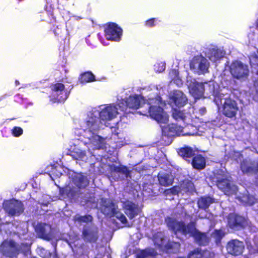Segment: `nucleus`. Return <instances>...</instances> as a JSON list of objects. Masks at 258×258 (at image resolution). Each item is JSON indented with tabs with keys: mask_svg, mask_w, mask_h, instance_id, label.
Here are the masks:
<instances>
[{
	"mask_svg": "<svg viewBox=\"0 0 258 258\" xmlns=\"http://www.w3.org/2000/svg\"><path fill=\"white\" fill-rule=\"evenodd\" d=\"M154 243L159 246H163L165 244V239L163 238L162 233H158L156 236L154 238Z\"/></svg>",
	"mask_w": 258,
	"mask_h": 258,
	"instance_id": "nucleus-35",
	"label": "nucleus"
},
{
	"mask_svg": "<svg viewBox=\"0 0 258 258\" xmlns=\"http://www.w3.org/2000/svg\"><path fill=\"white\" fill-rule=\"evenodd\" d=\"M166 222L168 227L175 233L178 232L184 235L189 234L195 238L199 244L205 245L209 241L205 234L201 233L196 230L194 223L185 226L183 223L178 222L175 219L169 217L166 219Z\"/></svg>",
	"mask_w": 258,
	"mask_h": 258,
	"instance_id": "nucleus-2",
	"label": "nucleus"
},
{
	"mask_svg": "<svg viewBox=\"0 0 258 258\" xmlns=\"http://www.w3.org/2000/svg\"><path fill=\"white\" fill-rule=\"evenodd\" d=\"M1 250L8 256L12 257L16 253L17 249L15 243L12 240H6L1 245Z\"/></svg>",
	"mask_w": 258,
	"mask_h": 258,
	"instance_id": "nucleus-20",
	"label": "nucleus"
},
{
	"mask_svg": "<svg viewBox=\"0 0 258 258\" xmlns=\"http://www.w3.org/2000/svg\"><path fill=\"white\" fill-rule=\"evenodd\" d=\"M178 77V72L176 70H172L169 73V77L171 82Z\"/></svg>",
	"mask_w": 258,
	"mask_h": 258,
	"instance_id": "nucleus-43",
	"label": "nucleus"
},
{
	"mask_svg": "<svg viewBox=\"0 0 258 258\" xmlns=\"http://www.w3.org/2000/svg\"><path fill=\"white\" fill-rule=\"evenodd\" d=\"M165 69V63L163 62L158 63L154 66V70L159 73L163 72Z\"/></svg>",
	"mask_w": 258,
	"mask_h": 258,
	"instance_id": "nucleus-41",
	"label": "nucleus"
},
{
	"mask_svg": "<svg viewBox=\"0 0 258 258\" xmlns=\"http://www.w3.org/2000/svg\"><path fill=\"white\" fill-rule=\"evenodd\" d=\"M250 63L252 73L258 75V54L252 55L250 57Z\"/></svg>",
	"mask_w": 258,
	"mask_h": 258,
	"instance_id": "nucleus-33",
	"label": "nucleus"
},
{
	"mask_svg": "<svg viewBox=\"0 0 258 258\" xmlns=\"http://www.w3.org/2000/svg\"><path fill=\"white\" fill-rule=\"evenodd\" d=\"M188 184H189V186L190 187V188H192V186H193V184L192 183L190 182V183H188Z\"/></svg>",
	"mask_w": 258,
	"mask_h": 258,
	"instance_id": "nucleus-51",
	"label": "nucleus"
},
{
	"mask_svg": "<svg viewBox=\"0 0 258 258\" xmlns=\"http://www.w3.org/2000/svg\"><path fill=\"white\" fill-rule=\"evenodd\" d=\"M156 252L154 249H147L140 253L137 258H155Z\"/></svg>",
	"mask_w": 258,
	"mask_h": 258,
	"instance_id": "nucleus-30",
	"label": "nucleus"
},
{
	"mask_svg": "<svg viewBox=\"0 0 258 258\" xmlns=\"http://www.w3.org/2000/svg\"><path fill=\"white\" fill-rule=\"evenodd\" d=\"M214 202V200L211 197H202L198 202V206L201 209H206Z\"/></svg>",
	"mask_w": 258,
	"mask_h": 258,
	"instance_id": "nucleus-27",
	"label": "nucleus"
},
{
	"mask_svg": "<svg viewBox=\"0 0 258 258\" xmlns=\"http://www.w3.org/2000/svg\"><path fill=\"white\" fill-rule=\"evenodd\" d=\"M192 165L194 168L196 169H203L206 165L205 159L201 155H198L192 159Z\"/></svg>",
	"mask_w": 258,
	"mask_h": 258,
	"instance_id": "nucleus-26",
	"label": "nucleus"
},
{
	"mask_svg": "<svg viewBox=\"0 0 258 258\" xmlns=\"http://www.w3.org/2000/svg\"><path fill=\"white\" fill-rule=\"evenodd\" d=\"M73 157L76 160L85 162L87 161L88 158L85 151L79 148L75 149L73 152Z\"/></svg>",
	"mask_w": 258,
	"mask_h": 258,
	"instance_id": "nucleus-28",
	"label": "nucleus"
},
{
	"mask_svg": "<svg viewBox=\"0 0 258 258\" xmlns=\"http://www.w3.org/2000/svg\"><path fill=\"white\" fill-rule=\"evenodd\" d=\"M230 71L232 76L238 80L246 79L249 74L248 66L239 61L233 62L230 65Z\"/></svg>",
	"mask_w": 258,
	"mask_h": 258,
	"instance_id": "nucleus-10",
	"label": "nucleus"
},
{
	"mask_svg": "<svg viewBox=\"0 0 258 258\" xmlns=\"http://www.w3.org/2000/svg\"><path fill=\"white\" fill-rule=\"evenodd\" d=\"M186 85L188 86L189 93L196 99L202 97L206 91L207 94H211L215 96V102L218 103L220 95L218 94V90H215V87L217 85L214 83H200L190 76L187 77Z\"/></svg>",
	"mask_w": 258,
	"mask_h": 258,
	"instance_id": "nucleus-3",
	"label": "nucleus"
},
{
	"mask_svg": "<svg viewBox=\"0 0 258 258\" xmlns=\"http://www.w3.org/2000/svg\"><path fill=\"white\" fill-rule=\"evenodd\" d=\"M210 254V252L208 250L202 252L199 249H196L188 254V258H208Z\"/></svg>",
	"mask_w": 258,
	"mask_h": 258,
	"instance_id": "nucleus-29",
	"label": "nucleus"
},
{
	"mask_svg": "<svg viewBox=\"0 0 258 258\" xmlns=\"http://www.w3.org/2000/svg\"><path fill=\"white\" fill-rule=\"evenodd\" d=\"M208 214L204 212L203 213H201L199 214V217L201 218H208Z\"/></svg>",
	"mask_w": 258,
	"mask_h": 258,
	"instance_id": "nucleus-47",
	"label": "nucleus"
},
{
	"mask_svg": "<svg viewBox=\"0 0 258 258\" xmlns=\"http://www.w3.org/2000/svg\"><path fill=\"white\" fill-rule=\"evenodd\" d=\"M123 208L125 214L131 219L137 216L140 212V209L138 206L130 201L123 203Z\"/></svg>",
	"mask_w": 258,
	"mask_h": 258,
	"instance_id": "nucleus-21",
	"label": "nucleus"
},
{
	"mask_svg": "<svg viewBox=\"0 0 258 258\" xmlns=\"http://www.w3.org/2000/svg\"><path fill=\"white\" fill-rule=\"evenodd\" d=\"M244 247L243 242L238 240H231L228 243L226 246L228 253L235 255L242 253Z\"/></svg>",
	"mask_w": 258,
	"mask_h": 258,
	"instance_id": "nucleus-16",
	"label": "nucleus"
},
{
	"mask_svg": "<svg viewBox=\"0 0 258 258\" xmlns=\"http://www.w3.org/2000/svg\"><path fill=\"white\" fill-rule=\"evenodd\" d=\"M255 245L258 247V236H255L253 239Z\"/></svg>",
	"mask_w": 258,
	"mask_h": 258,
	"instance_id": "nucleus-48",
	"label": "nucleus"
},
{
	"mask_svg": "<svg viewBox=\"0 0 258 258\" xmlns=\"http://www.w3.org/2000/svg\"><path fill=\"white\" fill-rule=\"evenodd\" d=\"M245 223V220L242 216L231 214L229 217L228 225L232 229L238 230L243 228Z\"/></svg>",
	"mask_w": 258,
	"mask_h": 258,
	"instance_id": "nucleus-18",
	"label": "nucleus"
},
{
	"mask_svg": "<svg viewBox=\"0 0 258 258\" xmlns=\"http://www.w3.org/2000/svg\"><path fill=\"white\" fill-rule=\"evenodd\" d=\"M256 26H257V27L258 28V20L256 22Z\"/></svg>",
	"mask_w": 258,
	"mask_h": 258,
	"instance_id": "nucleus-52",
	"label": "nucleus"
},
{
	"mask_svg": "<svg viewBox=\"0 0 258 258\" xmlns=\"http://www.w3.org/2000/svg\"><path fill=\"white\" fill-rule=\"evenodd\" d=\"M160 185L164 186H169L172 184L173 178L172 175L167 173H159L158 176Z\"/></svg>",
	"mask_w": 258,
	"mask_h": 258,
	"instance_id": "nucleus-25",
	"label": "nucleus"
},
{
	"mask_svg": "<svg viewBox=\"0 0 258 258\" xmlns=\"http://www.w3.org/2000/svg\"><path fill=\"white\" fill-rule=\"evenodd\" d=\"M241 169L245 173H255L258 171V161L244 160L241 164Z\"/></svg>",
	"mask_w": 258,
	"mask_h": 258,
	"instance_id": "nucleus-17",
	"label": "nucleus"
},
{
	"mask_svg": "<svg viewBox=\"0 0 258 258\" xmlns=\"http://www.w3.org/2000/svg\"><path fill=\"white\" fill-rule=\"evenodd\" d=\"M173 117L176 120H182L184 122L188 123L187 116L183 112L180 110H174L172 113Z\"/></svg>",
	"mask_w": 258,
	"mask_h": 258,
	"instance_id": "nucleus-32",
	"label": "nucleus"
},
{
	"mask_svg": "<svg viewBox=\"0 0 258 258\" xmlns=\"http://www.w3.org/2000/svg\"><path fill=\"white\" fill-rule=\"evenodd\" d=\"M178 154L184 158L191 157L194 154V151L189 147H184L180 149Z\"/></svg>",
	"mask_w": 258,
	"mask_h": 258,
	"instance_id": "nucleus-31",
	"label": "nucleus"
},
{
	"mask_svg": "<svg viewBox=\"0 0 258 258\" xmlns=\"http://www.w3.org/2000/svg\"><path fill=\"white\" fill-rule=\"evenodd\" d=\"M113 216H114L117 219H118L122 224H126L127 226H130L129 224H127V219L125 216L121 213L117 211L114 214Z\"/></svg>",
	"mask_w": 258,
	"mask_h": 258,
	"instance_id": "nucleus-38",
	"label": "nucleus"
},
{
	"mask_svg": "<svg viewBox=\"0 0 258 258\" xmlns=\"http://www.w3.org/2000/svg\"><path fill=\"white\" fill-rule=\"evenodd\" d=\"M23 133V130L19 127H15L13 130V134L16 137H18Z\"/></svg>",
	"mask_w": 258,
	"mask_h": 258,
	"instance_id": "nucleus-44",
	"label": "nucleus"
},
{
	"mask_svg": "<svg viewBox=\"0 0 258 258\" xmlns=\"http://www.w3.org/2000/svg\"><path fill=\"white\" fill-rule=\"evenodd\" d=\"M51 89L54 92V95L57 96V99L61 102L68 97L69 93L64 90V86L61 83H56L52 86Z\"/></svg>",
	"mask_w": 258,
	"mask_h": 258,
	"instance_id": "nucleus-19",
	"label": "nucleus"
},
{
	"mask_svg": "<svg viewBox=\"0 0 258 258\" xmlns=\"http://www.w3.org/2000/svg\"><path fill=\"white\" fill-rule=\"evenodd\" d=\"M209 67L208 59L202 55L194 57L190 63V69L199 75L208 72Z\"/></svg>",
	"mask_w": 258,
	"mask_h": 258,
	"instance_id": "nucleus-7",
	"label": "nucleus"
},
{
	"mask_svg": "<svg viewBox=\"0 0 258 258\" xmlns=\"http://www.w3.org/2000/svg\"><path fill=\"white\" fill-rule=\"evenodd\" d=\"M74 220L76 221H78L79 222H84L88 223L89 222H91L92 220V217L90 215L82 216L79 215H77L74 217Z\"/></svg>",
	"mask_w": 258,
	"mask_h": 258,
	"instance_id": "nucleus-36",
	"label": "nucleus"
},
{
	"mask_svg": "<svg viewBox=\"0 0 258 258\" xmlns=\"http://www.w3.org/2000/svg\"><path fill=\"white\" fill-rule=\"evenodd\" d=\"M224 232L221 230H216L212 234V237L215 239L217 242H219L224 236Z\"/></svg>",
	"mask_w": 258,
	"mask_h": 258,
	"instance_id": "nucleus-37",
	"label": "nucleus"
},
{
	"mask_svg": "<svg viewBox=\"0 0 258 258\" xmlns=\"http://www.w3.org/2000/svg\"><path fill=\"white\" fill-rule=\"evenodd\" d=\"M154 22V19H150L146 22V25L148 27H152L153 26Z\"/></svg>",
	"mask_w": 258,
	"mask_h": 258,
	"instance_id": "nucleus-46",
	"label": "nucleus"
},
{
	"mask_svg": "<svg viewBox=\"0 0 258 258\" xmlns=\"http://www.w3.org/2000/svg\"><path fill=\"white\" fill-rule=\"evenodd\" d=\"M97 229L93 227L91 229L85 228L83 231V235L86 240L95 242L98 238Z\"/></svg>",
	"mask_w": 258,
	"mask_h": 258,
	"instance_id": "nucleus-24",
	"label": "nucleus"
},
{
	"mask_svg": "<svg viewBox=\"0 0 258 258\" xmlns=\"http://www.w3.org/2000/svg\"><path fill=\"white\" fill-rule=\"evenodd\" d=\"M101 210L105 215L112 216L117 210V206L111 200L102 199L101 201Z\"/></svg>",
	"mask_w": 258,
	"mask_h": 258,
	"instance_id": "nucleus-14",
	"label": "nucleus"
},
{
	"mask_svg": "<svg viewBox=\"0 0 258 258\" xmlns=\"http://www.w3.org/2000/svg\"><path fill=\"white\" fill-rule=\"evenodd\" d=\"M3 207L6 212L11 216H18L24 211L22 202L15 199L5 201Z\"/></svg>",
	"mask_w": 258,
	"mask_h": 258,
	"instance_id": "nucleus-11",
	"label": "nucleus"
},
{
	"mask_svg": "<svg viewBox=\"0 0 258 258\" xmlns=\"http://www.w3.org/2000/svg\"><path fill=\"white\" fill-rule=\"evenodd\" d=\"M107 39L119 41L122 35V30L114 23L109 24L105 30Z\"/></svg>",
	"mask_w": 258,
	"mask_h": 258,
	"instance_id": "nucleus-12",
	"label": "nucleus"
},
{
	"mask_svg": "<svg viewBox=\"0 0 258 258\" xmlns=\"http://www.w3.org/2000/svg\"><path fill=\"white\" fill-rule=\"evenodd\" d=\"M218 94L220 95V98L221 99V102L220 101V100H218V103L217 105L219 104L223 103V100H224L222 111L223 114H224L226 116L232 118L236 116V114L238 110V107L237 106V103L233 100L230 98H224V95L222 93L218 91Z\"/></svg>",
	"mask_w": 258,
	"mask_h": 258,
	"instance_id": "nucleus-6",
	"label": "nucleus"
},
{
	"mask_svg": "<svg viewBox=\"0 0 258 258\" xmlns=\"http://www.w3.org/2000/svg\"><path fill=\"white\" fill-rule=\"evenodd\" d=\"M217 185L219 189L222 190L225 195H232L235 193L237 188V187L233 184L227 175L220 174L217 175Z\"/></svg>",
	"mask_w": 258,
	"mask_h": 258,
	"instance_id": "nucleus-9",
	"label": "nucleus"
},
{
	"mask_svg": "<svg viewBox=\"0 0 258 258\" xmlns=\"http://www.w3.org/2000/svg\"><path fill=\"white\" fill-rule=\"evenodd\" d=\"M16 83L17 84H19V82H18V81H16Z\"/></svg>",
	"mask_w": 258,
	"mask_h": 258,
	"instance_id": "nucleus-53",
	"label": "nucleus"
},
{
	"mask_svg": "<svg viewBox=\"0 0 258 258\" xmlns=\"http://www.w3.org/2000/svg\"><path fill=\"white\" fill-rule=\"evenodd\" d=\"M169 96L171 102L178 107L183 106L187 101L186 96L179 90H175L171 92Z\"/></svg>",
	"mask_w": 258,
	"mask_h": 258,
	"instance_id": "nucleus-15",
	"label": "nucleus"
},
{
	"mask_svg": "<svg viewBox=\"0 0 258 258\" xmlns=\"http://www.w3.org/2000/svg\"><path fill=\"white\" fill-rule=\"evenodd\" d=\"M94 78L95 77L93 74L87 72L81 75L80 80L82 83H87L94 81Z\"/></svg>",
	"mask_w": 258,
	"mask_h": 258,
	"instance_id": "nucleus-34",
	"label": "nucleus"
},
{
	"mask_svg": "<svg viewBox=\"0 0 258 258\" xmlns=\"http://www.w3.org/2000/svg\"><path fill=\"white\" fill-rule=\"evenodd\" d=\"M206 55L212 61L216 62L224 56L225 53L220 49L213 48L209 49Z\"/></svg>",
	"mask_w": 258,
	"mask_h": 258,
	"instance_id": "nucleus-23",
	"label": "nucleus"
},
{
	"mask_svg": "<svg viewBox=\"0 0 258 258\" xmlns=\"http://www.w3.org/2000/svg\"><path fill=\"white\" fill-rule=\"evenodd\" d=\"M242 202L248 205H252L255 202V199L253 196H245L242 197Z\"/></svg>",
	"mask_w": 258,
	"mask_h": 258,
	"instance_id": "nucleus-39",
	"label": "nucleus"
},
{
	"mask_svg": "<svg viewBox=\"0 0 258 258\" xmlns=\"http://www.w3.org/2000/svg\"><path fill=\"white\" fill-rule=\"evenodd\" d=\"M254 85H255V88H256V93H257L258 94V80L256 81L255 83H254Z\"/></svg>",
	"mask_w": 258,
	"mask_h": 258,
	"instance_id": "nucleus-49",
	"label": "nucleus"
},
{
	"mask_svg": "<svg viewBox=\"0 0 258 258\" xmlns=\"http://www.w3.org/2000/svg\"><path fill=\"white\" fill-rule=\"evenodd\" d=\"M114 170L116 172L122 173L123 174L127 176L128 174V170L127 168L124 166H119L114 167Z\"/></svg>",
	"mask_w": 258,
	"mask_h": 258,
	"instance_id": "nucleus-40",
	"label": "nucleus"
},
{
	"mask_svg": "<svg viewBox=\"0 0 258 258\" xmlns=\"http://www.w3.org/2000/svg\"><path fill=\"white\" fill-rule=\"evenodd\" d=\"M144 103H146L144 99L139 96H130L126 100L122 101L118 103L117 106L119 108L120 111L128 113L131 112L129 109H137L140 107L143 109L145 107H142Z\"/></svg>",
	"mask_w": 258,
	"mask_h": 258,
	"instance_id": "nucleus-5",
	"label": "nucleus"
},
{
	"mask_svg": "<svg viewBox=\"0 0 258 258\" xmlns=\"http://www.w3.org/2000/svg\"><path fill=\"white\" fill-rule=\"evenodd\" d=\"M73 182L77 188H72L71 185L67 186L64 189V191L69 197H74L78 192L79 188H85L89 184V181L87 177L81 173L76 174L74 175L73 178Z\"/></svg>",
	"mask_w": 258,
	"mask_h": 258,
	"instance_id": "nucleus-8",
	"label": "nucleus"
},
{
	"mask_svg": "<svg viewBox=\"0 0 258 258\" xmlns=\"http://www.w3.org/2000/svg\"><path fill=\"white\" fill-rule=\"evenodd\" d=\"M35 230L41 238L46 240L51 239L50 234L51 227L49 225L44 223L39 224L36 226Z\"/></svg>",
	"mask_w": 258,
	"mask_h": 258,
	"instance_id": "nucleus-22",
	"label": "nucleus"
},
{
	"mask_svg": "<svg viewBox=\"0 0 258 258\" xmlns=\"http://www.w3.org/2000/svg\"><path fill=\"white\" fill-rule=\"evenodd\" d=\"M200 111H201V113L202 114H204L206 112V108H204V107H203L200 110Z\"/></svg>",
	"mask_w": 258,
	"mask_h": 258,
	"instance_id": "nucleus-50",
	"label": "nucleus"
},
{
	"mask_svg": "<svg viewBox=\"0 0 258 258\" xmlns=\"http://www.w3.org/2000/svg\"><path fill=\"white\" fill-rule=\"evenodd\" d=\"M119 107L110 105L101 110L93 108L88 112L82 127L84 130V142L88 145V150L103 147L104 140L96 134V132L103 124L107 126L106 121L115 118L119 113Z\"/></svg>",
	"mask_w": 258,
	"mask_h": 258,
	"instance_id": "nucleus-1",
	"label": "nucleus"
},
{
	"mask_svg": "<svg viewBox=\"0 0 258 258\" xmlns=\"http://www.w3.org/2000/svg\"><path fill=\"white\" fill-rule=\"evenodd\" d=\"M163 133L168 136H184L187 135V133H184L183 128L180 126H178L175 124H169L167 125H161Z\"/></svg>",
	"mask_w": 258,
	"mask_h": 258,
	"instance_id": "nucleus-13",
	"label": "nucleus"
},
{
	"mask_svg": "<svg viewBox=\"0 0 258 258\" xmlns=\"http://www.w3.org/2000/svg\"><path fill=\"white\" fill-rule=\"evenodd\" d=\"M180 188L178 186H174L172 188L166 189L165 191V193L166 195L171 194L172 195H176L177 194L179 191H180Z\"/></svg>",
	"mask_w": 258,
	"mask_h": 258,
	"instance_id": "nucleus-42",
	"label": "nucleus"
},
{
	"mask_svg": "<svg viewBox=\"0 0 258 258\" xmlns=\"http://www.w3.org/2000/svg\"><path fill=\"white\" fill-rule=\"evenodd\" d=\"M163 103L159 97L155 99H149L148 102L144 103L142 107L144 109L140 113L144 115H149L161 125L166 124L168 122L169 117L162 109Z\"/></svg>",
	"mask_w": 258,
	"mask_h": 258,
	"instance_id": "nucleus-4",
	"label": "nucleus"
},
{
	"mask_svg": "<svg viewBox=\"0 0 258 258\" xmlns=\"http://www.w3.org/2000/svg\"><path fill=\"white\" fill-rule=\"evenodd\" d=\"M172 82H173L174 84H175L178 87L181 86L183 84V82L179 76L177 78H176L175 79H174L173 81H172Z\"/></svg>",
	"mask_w": 258,
	"mask_h": 258,
	"instance_id": "nucleus-45",
	"label": "nucleus"
}]
</instances>
